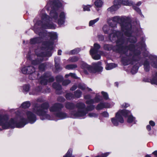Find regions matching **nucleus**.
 Listing matches in <instances>:
<instances>
[{
  "mask_svg": "<svg viewBox=\"0 0 157 157\" xmlns=\"http://www.w3.org/2000/svg\"><path fill=\"white\" fill-rule=\"evenodd\" d=\"M112 20L114 22L119 23L121 26V31L124 32V34L127 37H130L132 35L131 31L132 26L131 23L127 21L124 17H121L119 16H115L112 18Z\"/></svg>",
  "mask_w": 157,
  "mask_h": 157,
  "instance_id": "1",
  "label": "nucleus"
},
{
  "mask_svg": "<svg viewBox=\"0 0 157 157\" xmlns=\"http://www.w3.org/2000/svg\"><path fill=\"white\" fill-rule=\"evenodd\" d=\"M49 107V105L48 102H45L40 106L35 107L34 110L35 113L40 117V119L43 120L45 119L50 120L51 116L47 114V111L45 110H48Z\"/></svg>",
  "mask_w": 157,
  "mask_h": 157,
  "instance_id": "2",
  "label": "nucleus"
},
{
  "mask_svg": "<svg viewBox=\"0 0 157 157\" xmlns=\"http://www.w3.org/2000/svg\"><path fill=\"white\" fill-rule=\"evenodd\" d=\"M130 113V111L128 110L120 109L116 113L115 117L111 118V122L114 126H117L119 125V122L121 123L124 122L123 116L125 118L127 117Z\"/></svg>",
  "mask_w": 157,
  "mask_h": 157,
  "instance_id": "3",
  "label": "nucleus"
},
{
  "mask_svg": "<svg viewBox=\"0 0 157 157\" xmlns=\"http://www.w3.org/2000/svg\"><path fill=\"white\" fill-rule=\"evenodd\" d=\"M40 83L44 86L46 85L48 82H54L55 78L54 76L52 75V73L50 71H46L40 77Z\"/></svg>",
  "mask_w": 157,
  "mask_h": 157,
  "instance_id": "4",
  "label": "nucleus"
},
{
  "mask_svg": "<svg viewBox=\"0 0 157 157\" xmlns=\"http://www.w3.org/2000/svg\"><path fill=\"white\" fill-rule=\"evenodd\" d=\"M21 72L22 73L24 74H29V78L31 76L33 75L36 73L37 75L36 77H34V78H30V79H32L38 78V76L39 75V73L35 72V69L34 67L31 66L23 67L21 69Z\"/></svg>",
  "mask_w": 157,
  "mask_h": 157,
  "instance_id": "5",
  "label": "nucleus"
},
{
  "mask_svg": "<svg viewBox=\"0 0 157 157\" xmlns=\"http://www.w3.org/2000/svg\"><path fill=\"white\" fill-rule=\"evenodd\" d=\"M52 18H51L46 13L42 14L41 19L44 20L46 23H44L42 24L41 25V28L44 29H53L54 28V26L53 24H50V19Z\"/></svg>",
  "mask_w": 157,
  "mask_h": 157,
  "instance_id": "6",
  "label": "nucleus"
},
{
  "mask_svg": "<svg viewBox=\"0 0 157 157\" xmlns=\"http://www.w3.org/2000/svg\"><path fill=\"white\" fill-rule=\"evenodd\" d=\"M115 41L116 43V51L117 52L120 53L121 51L123 50V49L125 46L123 45L124 42V39L122 37L120 38L119 37Z\"/></svg>",
  "mask_w": 157,
  "mask_h": 157,
  "instance_id": "7",
  "label": "nucleus"
},
{
  "mask_svg": "<svg viewBox=\"0 0 157 157\" xmlns=\"http://www.w3.org/2000/svg\"><path fill=\"white\" fill-rule=\"evenodd\" d=\"M87 114L85 109H78L77 111H73L71 112L70 114L75 118L82 117L85 116Z\"/></svg>",
  "mask_w": 157,
  "mask_h": 157,
  "instance_id": "8",
  "label": "nucleus"
},
{
  "mask_svg": "<svg viewBox=\"0 0 157 157\" xmlns=\"http://www.w3.org/2000/svg\"><path fill=\"white\" fill-rule=\"evenodd\" d=\"M25 113L27 117L26 119L29 123L33 124L36 121V116L32 112L27 111Z\"/></svg>",
  "mask_w": 157,
  "mask_h": 157,
  "instance_id": "9",
  "label": "nucleus"
},
{
  "mask_svg": "<svg viewBox=\"0 0 157 157\" xmlns=\"http://www.w3.org/2000/svg\"><path fill=\"white\" fill-rule=\"evenodd\" d=\"M111 31H112V33L109 34L108 38L111 41L113 42H115V40L117 38L121 36L122 34L121 32L119 31L115 30V32H114L113 30H111Z\"/></svg>",
  "mask_w": 157,
  "mask_h": 157,
  "instance_id": "10",
  "label": "nucleus"
},
{
  "mask_svg": "<svg viewBox=\"0 0 157 157\" xmlns=\"http://www.w3.org/2000/svg\"><path fill=\"white\" fill-rule=\"evenodd\" d=\"M63 107V106L62 104L59 103H56L50 108L49 111L51 112L57 113L61 111Z\"/></svg>",
  "mask_w": 157,
  "mask_h": 157,
  "instance_id": "11",
  "label": "nucleus"
},
{
  "mask_svg": "<svg viewBox=\"0 0 157 157\" xmlns=\"http://www.w3.org/2000/svg\"><path fill=\"white\" fill-rule=\"evenodd\" d=\"M101 62L98 61L97 63H95L93 66H91L90 73H95L98 72H101L102 71L103 67L101 66Z\"/></svg>",
  "mask_w": 157,
  "mask_h": 157,
  "instance_id": "12",
  "label": "nucleus"
},
{
  "mask_svg": "<svg viewBox=\"0 0 157 157\" xmlns=\"http://www.w3.org/2000/svg\"><path fill=\"white\" fill-rule=\"evenodd\" d=\"M9 117L7 114H0V126L4 129L7 121H9Z\"/></svg>",
  "mask_w": 157,
  "mask_h": 157,
  "instance_id": "13",
  "label": "nucleus"
},
{
  "mask_svg": "<svg viewBox=\"0 0 157 157\" xmlns=\"http://www.w3.org/2000/svg\"><path fill=\"white\" fill-rule=\"evenodd\" d=\"M29 123L27 119L21 117L18 122L16 121V128H21L23 127L26 124Z\"/></svg>",
  "mask_w": 157,
  "mask_h": 157,
  "instance_id": "14",
  "label": "nucleus"
},
{
  "mask_svg": "<svg viewBox=\"0 0 157 157\" xmlns=\"http://www.w3.org/2000/svg\"><path fill=\"white\" fill-rule=\"evenodd\" d=\"M16 121L14 118H11L9 121H7L6 124L5 126L4 129L9 128H14L16 127Z\"/></svg>",
  "mask_w": 157,
  "mask_h": 157,
  "instance_id": "15",
  "label": "nucleus"
},
{
  "mask_svg": "<svg viewBox=\"0 0 157 157\" xmlns=\"http://www.w3.org/2000/svg\"><path fill=\"white\" fill-rule=\"evenodd\" d=\"M134 44H130L128 45H125L123 50L121 51L120 54H125L126 52H128V50L130 52H132L136 48Z\"/></svg>",
  "mask_w": 157,
  "mask_h": 157,
  "instance_id": "16",
  "label": "nucleus"
},
{
  "mask_svg": "<svg viewBox=\"0 0 157 157\" xmlns=\"http://www.w3.org/2000/svg\"><path fill=\"white\" fill-rule=\"evenodd\" d=\"M49 2L50 4L52 6V8H54L58 10L59 8L62 7V3L59 0H49Z\"/></svg>",
  "mask_w": 157,
  "mask_h": 157,
  "instance_id": "17",
  "label": "nucleus"
},
{
  "mask_svg": "<svg viewBox=\"0 0 157 157\" xmlns=\"http://www.w3.org/2000/svg\"><path fill=\"white\" fill-rule=\"evenodd\" d=\"M53 88L56 90V94H61L62 93L61 91L62 89L61 85L59 83L54 82L52 85Z\"/></svg>",
  "mask_w": 157,
  "mask_h": 157,
  "instance_id": "18",
  "label": "nucleus"
},
{
  "mask_svg": "<svg viewBox=\"0 0 157 157\" xmlns=\"http://www.w3.org/2000/svg\"><path fill=\"white\" fill-rule=\"evenodd\" d=\"M150 59L151 61V64L152 67L157 68V56H156L150 55L149 56Z\"/></svg>",
  "mask_w": 157,
  "mask_h": 157,
  "instance_id": "19",
  "label": "nucleus"
},
{
  "mask_svg": "<svg viewBox=\"0 0 157 157\" xmlns=\"http://www.w3.org/2000/svg\"><path fill=\"white\" fill-rule=\"evenodd\" d=\"M115 2H117L118 4H123L124 5L129 6L133 5V2L128 0H115Z\"/></svg>",
  "mask_w": 157,
  "mask_h": 157,
  "instance_id": "20",
  "label": "nucleus"
},
{
  "mask_svg": "<svg viewBox=\"0 0 157 157\" xmlns=\"http://www.w3.org/2000/svg\"><path fill=\"white\" fill-rule=\"evenodd\" d=\"M43 38L41 37H36L31 38L30 40V43L31 44H38L42 42Z\"/></svg>",
  "mask_w": 157,
  "mask_h": 157,
  "instance_id": "21",
  "label": "nucleus"
},
{
  "mask_svg": "<svg viewBox=\"0 0 157 157\" xmlns=\"http://www.w3.org/2000/svg\"><path fill=\"white\" fill-rule=\"evenodd\" d=\"M54 44L53 40L45 41L42 42V44L46 46L48 49L50 50H52L53 49V45Z\"/></svg>",
  "mask_w": 157,
  "mask_h": 157,
  "instance_id": "22",
  "label": "nucleus"
},
{
  "mask_svg": "<svg viewBox=\"0 0 157 157\" xmlns=\"http://www.w3.org/2000/svg\"><path fill=\"white\" fill-rule=\"evenodd\" d=\"M58 9L54 8H52L49 15L52 18L55 20H57L58 17V14L57 12Z\"/></svg>",
  "mask_w": 157,
  "mask_h": 157,
  "instance_id": "23",
  "label": "nucleus"
},
{
  "mask_svg": "<svg viewBox=\"0 0 157 157\" xmlns=\"http://www.w3.org/2000/svg\"><path fill=\"white\" fill-rule=\"evenodd\" d=\"M94 48L90 49V54L94 55L98 53V50L101 48V46L98 44L95 43L94 44Z\"/></svg>",
  "mask_w": 157,
  "mask_h": 157,
  "instance_id": "24",
  "label": "nucleus"
},
{
  "mask_svg": "<svg viewBox=\"0 0 157 157\" xmlns=\"http://www.w3.org/2000/svg\"><path fill=\"white\" fill-rule=\"evenodd\" d=\"M54 115L56 117L59 118L60 119H63L67 117V113L61 111L56 113Z\"/></svg>",
  "mask_w": 157,
  "mask_h": 157,
  "instance_id": "25",
  "label": "nucleus"
},
{
  "mask_svg": "<svg viewBox=\"0 0 157 157\" xmlns=\"http://www.w3.org/2000/svg\"><path fill=\"white\" fill-rule=\"evenodd\" d=\"M91 96L90 94H87L84 96V98L85 99L89 100H86L85 103L86 104H92L94 103V99H91Z\"/></svg>",
  "mask_w": 157,
  "mask_h": 157,
  "instance_id": "26",
  "label": "nucleus"
},
{
  "mask_svg": "<svg viewBox=\"0 0 157 157\" xmlns=\"http://www.w3.org/2000/svg\"><path fill=\"white\" fill-rule=\"evenodd\" d=\"M108 104L107 103L101 102L97 105L95 109L97 110H99L105 108H107L108 107L107 105Z\"/></svg>",
  "mask_w": 157,
  "mask_h": 157,
  "instance_id": "27",
  "label": "nucleus"
},
{
  "mask_svg": "<svg viewBox=\"0 0 157 157\" xmlns=\"http://www.w3.org/2000/svg\"><path fill=\"white\" fill-rule=\"evenodd\" d=\"M42 87L41 86L36 87L32 91V94L34 95H38L41 92Z\"/></svg>",
  "mask_w": 157,
  "mask_h": 157,
  "instance_id": "28",
  "label": "nucleus"
},
{
  "mask_svg": "<svg viewBox=\"0 0 157 157\" xmlns=\"http://www.w3.org/2000/svg\"><path fill=\"white\" fill-rule=\"evenodd\" d=\"M65 108L68 110H73L75 107V105L72 102H66L65 104Z\"/></svg>",
  "mask_w": 157,
  "mask_h": 157,
  "instance_id": "29",
  "label": "nucleus"
},
{
  "mask_svg": "<svg viewBox=\"0 0 157 157\" xmlns=\"http://www.w3.org/2000/svg\"><path fill=\"white\" fill-rule=\"evenodd\" d=\"M143 65L144 71L147 72H149L150 70V66L147 59H146L144 61Z\"/></svg>",
  "mask_w": 157,
  "mask_h": 157,
  "instance_id": "30",
  "label": "nucleus"
},
{
  "mask_svg": "<svg viewBox=\"0 0 157 157\" xmlns=\"http://www.w3.org/2000/svg\"><path fill=\"white\" fill-rule=\"evenodd\" d=\"M130 61V59L126 56H123L121 58V61L125 66L128 65L129 63V62Z\"/></svg>",
  "mask_w": 157,
  "mask_h": 157,
  "instance_id": "31",
  "label": "nucleus"
},
{
  "mask_svg": "<svg viewBox=\"0 0 157 157\" xmlns=\"http://www.w3.org/2000/svg\"><path fill=\"white\" fill-rule=\"evenodd\" d=\"M59 59L58 58H55L54 59L55 62V66L56 69V70L58 71L59 70H61L62 69V68L60 67L59 62Z\"/></svg>",
  "mask_w": 157,
  "mask_h": 157,
  "instance_id": "32",
  "label": "nucleus"
},
{
  "mask_svg": "<svg viewBox=\"0 0 157 157\" xmlns=\"http://www.w3.org/2000/svg\"><path fill=\"white\" fill-rule=\"evenodd\" d=\"M43 60V58L40 59L37 58L35 60H32L31 64L34 66L39 65Z\"/></svg>",
  "mask_w": 157,
  "mask_h": 157,
  "instance_id": "33",
  "label": "nucleus"
},
{
  "mask_svg": "<svg viewBox=\"0 0 157 157\" xmlns=\"http://www.w3.org/2000/svg\"><path fill=\"white\" fill-rule=\"evenodd\" d=\"M120 4H118L117 2H115L114 1V5L112 6L111 7L107 9V10L108 11H110L113 12L115 11L117 9V7L118 5H120Z\"/></svg>",
  "mask_w": 157,
  "mask_h": 157,
  "instance_id": "34",
  "label": "nucleus"
},
{
  "mask_svg": "<svg viewBox=\"0 0 157 157\" xmlns=\"http://www.w3.org/2000/svg\"><path fill=\"white\" fill-rule=\"evenodd\" d=\"M75 105V107L78 108V109H85L86 105L83 102H78Z\"/></svg>",
  "mask_w": 157,
  "mask_h": 157,
  "instance_id": "35",
  "label": "nucleus"
},
{
  "mask_svg": "<svg viewBox=\"0 0 157 157\" xmlns=\"http://www.w3.org/2000/svg\"><path fill=\"white\" fill-rule=\"evenodd\" d=\"M81 68L83 69H87L89 72H90L91 66L87 64L86 63H83L81 66Z\"/></svg>",
  "mask_w": 157,
  "mask_h": 157,
  "instance_id": "36",
  "label": "nucleus"
},
{
  "mask_svg": "<svg viewBox=\"0 0 157 157\" xmlns=\"http://www.w3.org/2000/svg\"><path fill=\"white\" fill-rule=\"evenodd\" d=\"M47 66V64L46 63L39 64L38 66V69L40 71H44L46 68Z\"/></svg>",
  "mask_w": 157,
  "mask_h": 157,
  "instance_id": "37",
  "label": "nucleus"
},
{
  "mask_svg": "<svg viewBox=\"0 0 157 157\" xmlns=\"http://www.w3.org/2000/svg\"><path fill=\"white\" fill-rule=\"evenodd\" d=\"M127 117H128L127 120L128 123H131L134 122L135 124L136 123V121H135L136 118L135 117H134L132 115H130L128 116Z\"/></svg>",
  "mask_w": 157,
  "mask_h": 157,
  "instance_id": "38",
  "label": "nucleus"
},
{
  "mask_svg": "<svg viewBox=\"0 0 157 157\" xmlns=\"http://www.w3.org/2000/svg\"><path fill=\"white\" fill-rule=\"evenodd\" d=\"M117 65L114 63H108L106 65L105 68L107 70H110L115 67Z\"/></svg>",
  "mask_w": 157,
  "mask_h": 157,
  "instance_id": "39",
  "label": "nucleus"
},
{
  "mask_svg": "<svg viewBox=\"0 0 157 157\" xmlns=\"http://www.w3.org/2000/svg\"><path fill=\"white\" fill-rule=\"evenodd\" d=\"M102 30L105 34H108L110 32V27L107 25H104L102 27Z\"/></svg>",
  "mask_w": 157,
  "mask_h": 157,
  "instance_id": "40",
  "label": "nucleus"
},
{
  "mask_svg": "<svg viewBox=\"0 0 157 157\" xmlns=\"http://www.w3.org/2000/svg\"><path fill=\"white\" fill-rule=\"evenodd\" d=\"M74 98H80L82 95V92L79 90H77L74 92Z\"/></svg>",
  "mask_w": 157,
  "mask_h": 157,
  "instance_id": "41",
  "label": "nucleus"
},
{
  "mask_svg": "<svg viewBox=\"0 0 157 157\" xmlns=\"http://www.w3.org/2000/svg\"><path fill=\"white\" fill-rule=\"evenodd\" d=\"M31 105L29 101H26L23 102L21 105V107L24 109H27L29 108Z\"/></svg>",
  "mask_w": 157,
  "mask_h": 157,
  "instance_id": "42",
  "label": "nucleus"
},
{
  "mask_svg": "<svg viewBox=\"0 0 157 157\" xmlns=\"http://www.w3.org/2000/svg\"><path fill=\"white\" fill-rule=\"evenodd\" d=\"M139 67L136 64L134 65L131 71V72L132 74H135L138 71Z\"/></svg>",
  "mask_w": 157,
  "mask_h": 157,
  "instance_id": "43",
  "label": "nucleus"
},
{
  "mask_svg": "<svg viewBox=\"0 0 157 157\" xmlns=\"http://www.w3.org/2000/svg\"><path fill=\"white\" fill-rule=\"evenodd\" d=\"M140 46V48H143L144 49H146V45L144 42L142 41H140L136 44V46Z\"/></svg>",
  "mask_w": 157,
  "mask_h": 157,
  "instance_id": "44",
  "label": "nucleus"
},
{
  "mask_svg": "<svg viewBox=\"0 0 157 157\" xmlns=\"http://www.w3.org/2000/svg\"><path fill=\"white\" fill-rule=\"evenodd\" d=\"M104 50L107 51H110L113 49V46L112 45L105 44L103 46Z\"/></svg>",
  "mask_w": 157,
  "mask_h": 157,
  "instance_id": "45",
  "label": "nucleus"
},
{
  "mask_svg": "<svg viewBox=\"0 0 157 157\" xmlns=\"http://www.w3.org/2000/svg\"><path fill=\"white\" fill-rule=\"evenodd\" d=\"M65 97L66 99L67 100H70L73 98H74V94L73 93H66Z\"/></svg>",
  "mask_w": 157,
  "mask_h": 157,
  "instance_id": "46",
  "label": "nucleus"
},
{
  "mask_svg": "<svg viewBox=\"0 0 157 157\" xmlns=\"http://www.w3.org/2000/svg\"><path fill=\"white\" fill-rule=\"evenodd\" d=\"M94 4L97 7L100 8L102 6L103 2L101 0H97L95 2Z\"/></svg>",
  "mask_w": 157,
  "mask_h": 157,
  "instance_id": "47",
  "label": "nucleus"
},
{
  "mask_svg": "<svg viewBox=\"0 0 157 157\" xmlns=\"http://www.w3.org/2000/svg\"><path fill=\"white\" fill-rule=\"evenodd\" d=\"M80 51V49L78 48H76L71 51L69 53V55H75L78 53Z\"/></svg>",
  "mask_w": 157,
  "mask_h": 157,
  "instance_id": "48",
  "label": "nucleus"
},
{
  "mask_svg": "<svg viewBox=\"0 0 157 157\" xmlns=\"http://www.w3.org/2000/svg\"><path fill=\"white\" fill-rule=\"evenodd\" d=\"M79 59V58L78 57L74 56L70 57L68 59V60L71 62H75L78 61Z\"/></svg>",
  "mask_w": 157,
  "mask_h": 157,
  "instance_id": "49",
  "label": "nucleus"
},
{
  "mask_svg": "<svg viewBox=\"0 0 157 157\" xmlns=\"http://www.w3.org/2000/svg\"><path fill=\"white\" fill-rule=\"evenodd\" d=\"M150 82L151 84H155L157 85V75L156 74L155 76H153L150 79Z\"/></svg>",
  "mask_w": 157,
  "mask_h": 157,
  "instance_id": "50",
  "label": "nucleus"
},
{
  "mask_svg": "<svg viewBox=\"0 0 157 157\" xmlns=\"http://www.w3.org/2000/svg\"><path fill=\"white\" fill-rule=\"evenodd\" d=\"M55 78L56 81L58 83L62 82L64 79L63 77L60 75H59L56 76Z\"/></svg>",
  "mask_w": 157,
  "mask_h": 157,
  "instance_id": "51",
  "label": "nucleus"
},
{
  "mask_svg": "<svg viewBox=\"0 0 157 157\" xmlns=\"http://www.w3.org/2000/svg\"><path fill=\"white\" fill-rule=\"evenodd\" d=\"M128 40L130 43L135 44L137 41L136 38L135 36H132L128 39Z\"/></svg>",
  "mask_w": 157,
  "mask_h": 157,
  "instance_id": "52",
  "label": "nucleus"
},
{
  "mask_svg": "<svg viewBox=\"0 0 157 157\" xmlns=\"http://www.w3.org/2000/svg\"><path fill=\"white\" fill-rule=\"evenodd\" d=\"M94 108L95 106L94 105L90 104V105L87 106L85 109L87 113L88 111H92L94 110Z\"/></svg>",
  "mask_w": 157,
  "mask_h": 157,
  "instance_id": "53",
  "label": "nucleus"
},
{
  "mask_svg": "<svg viewBox=\"0 0 157 157\" xmlns=\"http://www.w3.org/2000/svg\"><path fill=\"white\" fill-rule=\"evenodd\" d=\"M77 67V65L76 64H68L66 66V68L67 69H72L76 68Z\"/></svg>",
  "mask_w": 157,
  "mask_h": 157,
  "instance_id": "54",
  "label": "nucleus"
},
{
  "mask_svg": "<svg viewBox=\"0 0 157 157\" xmlns=\"http://www.w3.org/2000/svg\"><path fill=\"white\" fill-rule=\"evenodd\" d=\"M92 57L93 59L94 60H99L101 58V55L97 53L94 55L90 54Z\"/></svg>",
  "mask_w": 157,
  "mask_h": 157,
  "instance_id": "55",
  "label": "nucleus"
},
{
  "mask_svg": "<svg viewBox=\"0 0 157 157\" xmlns=\"http://www.w3.org/2000/svg\"><path fill=\"white\" fill-rule=\"evenodd\" d=\"M51 39L53 40H56L57 38V35L56 33H51L50 34Z\"/></svg>",
  "mask_w": 157,
  "mask_h": 157,
  "instance_id": "56",
  "label": "nucleus"
},
{
  "mask_svg": "<svg viewBox=\"0 0 157 157\" xmlns=\"http://www.w3.org/2000/svg\"><path fill=\"white\" fill-rule=\"evenodd\" d=\"M72 148H70L68 149L67 152L66 153L65 155L63 156V157H69L72 155Z\"/></svg>",
  "mask_w": 157,
  "mask_h": 157,
  "instance_id": "57",
  "label": "nucleus"
},
{
  "mask_svg": "<svg viewBox=\"0 0 157 157\" xmlns=\"http://www.w3.org/2000/svg\"><path fill=\"white\" fill-rule=\"evenodd\" d=\"M99 20V18H97L96 19L91 20L89 22V26H92Z\"/></svg>",
  "mask_w": 157,
  "mask_h": 157,
  "instance_id": "58",
  "label": "nucleus"
},
{
  "mask_svg": "<svg viewBox=\"0 0 157 157\" xmlns=\"http://www.w3.org/2000/svg\"><path fill=\"white\" fill-rule=\"evenodd\" d=\"M132 52H133V54L135 56H139L141 54V51L139 50L135 49Z\"/></svg>",
  "mask_w": 157,
  "mask_h": 157,
  "instance_id": "59",
  "label": "nucleus"
},
{
  "mask_svg": "<svg viewBox=\"0 0 157 157\" xmlns=\"http://www.w3.org/2000/svg\"><path fill=\"white\" fill-rule=\"evenodd\" d=\"M101 94H102L105 100H107L109 98L108 94L107 92L104 91H102Z\"/></svg>",
  "mask_w": 157,
  "mask_h": 157,
  "instance_id": "60",
  "label": "nucleus"
},
{
  "mask_svg": "<svg viewBox=\"0 0 157 157\" xmlns=\"http://www.w3.org/2000/svg\"><path fill=\"white\" fill-rule=\"evenodd\" d=\"M30 85L29 84H26L23 86V89L24 91L25 92H28L30 89Z\"/></svg>",
  "mask_w": 157,
  "mask_h": 157,
  "instance_id": "61",
  "label": "nucleus"
},
{
  "mask_svg": "<svg viewBox=\"0 0 157 157\" xmlns=\"http://www.w3.org/2000/svg\"><path fill=\"white\" fill-rule=\"evenodd\" d=\"M71 82V81L69 79H66L63 80L62 81V85L63 86H66L70 84Z\"/></svg>",
  "mask_w": 157,
  "mask_h": 157,
  "instance_id": "62",
  "label": "nucleus"
},
{
  "mask_svg": "<svg viewBox=\"0 0 157 157\" xmlns=\"http://www.w3.org/2000/svg\"><path fill=\"white\" fill-rule=\"evenodd\" d=\"M57 101L59 102H63L65 101V99L63 97L59 96L57 98Z\"/></svg>",
  "mask_w": 157,
  "mask_h": 157,
  "instance_id": "63",
  "label": "nucleus"
},
{
  "mask_svg": "<svg viewBox=\"0 0 157 157\" xmlns=\"http://www.w3.org/2000/svg\"><path fill=\"white\" fill-rule=\"evenodd\" d=\"M91 7V6L90 5H87L86 6H84L83 10L84 11H90V8Z\"/></svg>",
  "mask_w": 157,
  "mask_h": 157,
  "instance_id": "64",
  "label": "nucleus"
}]
</instances>
